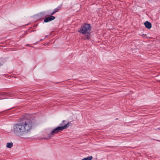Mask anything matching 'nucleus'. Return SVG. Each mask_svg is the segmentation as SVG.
<instances>
[{
	"label": "nucleus",
	"mask_w": 160,
	"mask_h": 160,
	"mask_svg": "<svg viewBox=\"0 0 160 160\" xmlns=\"http://www.w3.org/2000/svg\"><path fill=\"white\" fill-rule=\"evenodd\" d=\"M42 15H44L45 14V13H44V12H42Z\"/></svg>",
	"instance_id": "obj_11"
},
{
	"label": "nucleus",
	"mask_w": 160,
	"mask_h": 160,
	"mask_svg": "<svg viewBox=\"0 0 160 160\" xmlns=\"http://www.w3.org/2000/svg\"><path fill=\"white\" fill-rule=\"evenodd\" d=\"M91 26L89 24H85L82 25L79 32L83 34L82 36V39L89 40L90 37Z\"/></svg>",
	"instance_id": "obj_3"
},
{
	"label": "nucleus",
	"mask_w": 160,
	"mask_h": 160,
	"mask_svg": "<svg viewBox=\"0 0 160 160\" xmlns=\"http://www.w3.org/2000/svg\"><path fill=\"white\" fill-rule=\"evenodd\" d=\"M36 121L34 119H28L25 116L19 123L13 127L14 133L17 135L24 138L29 133L36 124Z\"/></svg>",
	"instance_id": "obj_1"
},
{
	"label": "nucleus",
	"mask_w": 160,
	"mask_h": 160,
	"mask_svg": "<svg viewBox=\"0 0 160 160\" xmlns=\"http://www.w3.org/2000/svg\"><path fill=\"white\" fill-rule=\"evenodd\" d=\"M10 143L8 142L7 144L6 147L8 148H11V144Z\"/></svg>",
	"instance_id": "obj_8"
},
{
	"label": "nucleus",
	"mask_w": 160,
	"mask_h": 160,
	"mask_svg": "<svg viewBox=\"0 0 160 160\" xmlns=\"http://www.w3.org/2000/svg\"><path fill=\"white\" fill-rule=\"evenodd\" d=\"M71 124L70 122L66 123L65 120H63L62 122L60 124V126L57 127V128L52 130L51 132L47 134V136H44L43 137L44 139H49L53 136L56 134L58 133L59 132L62 131L63 130L67 129Z\"/></svg>",
	"instance_id": "obj_2"
},
{
	"label": "nucleus",
	"mask_w": 160,
	"mask_h": 160,
	"mask_svg": "<svg viewBox=\"0 0 160 160\" xmlns=\"http://www.w3.org/2000/svg\"><path fill=\"white\" fill-rule=\"evenodd\" d=\"M92 159V157L90 156L87 158H83L82 160H91Z\"/></svg>",
	"instance_id": "obj_7"
},
{
	"label": "nucleus",
	"mask_w": 160,
	"mask_h": 160,
	"mask_svg": "<svg viewBox=\"0 0 160 160\" xmlns=\"http://www.w3.org/2000/svg\"><path fill=\"white\" fill-rule=\"evenodd\" d=\"M4 94H5L4 93H0V96L3 95Z\"/></svg>",
	"instance_id": "obj_9"
},
{
	"label": "nucleus",
	"mask_w": 160,
	"mask_h": 160,
	"mask_svg": "<svg viewBox=\"0 0 160 160\" xmlns=\"http://www.w3.org/2000/svg\"><path fill=\"white\" fill-rule=\"evenodd\" d=\"M55 18V17L54 16L51 15V16L45 18L44 19V22H47L54 20Z\"/></svg>",
	"instance_id": "obj_4"
},
{
	"label": "nucleus",
	"mask_w": 160,
	"mask_h": 160,
	"mask_svg": "<svg viewBox=\"0 0 160 160\" xmlns=\"http://www.w3.org/2000/svg\"><path fill=\"white\" fill-rule=\"evenodd\" d=\"M62 7V5H60L58 6L57 8H55L53 11V12L51 13V15H53L55 13L58 12L61 9Z\"/></svg>",
	"instance_id": "obj_5"
},
{
	"label": "nucleus",
	"mask_w": 160,
	"mask_h": 160,
	"mask_svg": "<svg viewBox=\"0 0 160 160\" xmlns=\"http://www.w3.org/2000/svg\"><path fill=\"white\" fill-rule=\"evenodd\" d=\"M11 147H12L13 146V143L12 142L10 143Z\"/></svg>",
	"instance_id": "obj_10"
},
{
	"label": "nucleus",
	"mask_w": 160,
	"mask_h": 160,
	"mask_svg": "<svg viewBox=\"0 0 160 160\" xmlns=\"http://www.w3.org/2000/svg\"><path fill=\"white\" fill-rule=\"evenodd\" d=\"M145 27L148 29H150L152 27V25L150 22L147 21L144 23Z\"/></svg>",
	"instance_id": "obj_6"
},
{
	"label": "nucleus",
	"mask_w": 160,
	"mask_h": 160,
	"mask_svg": "<svg viewBox=\"0 0 160 160\" xmlns=\"http://www.w3.org/2000/svg\"><path fill=\"white\" fill-rule=\"evenodd\" d=\"M3 99L2 98H0V99Z\"/></svg>",
	"instance_id": "obj_12"
}]
</instances>
